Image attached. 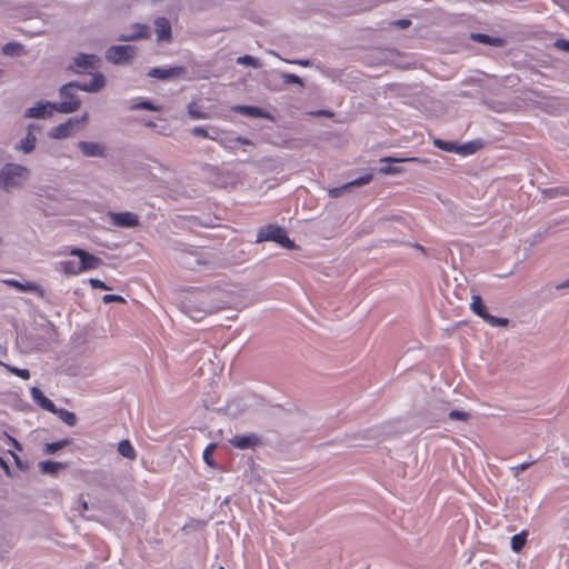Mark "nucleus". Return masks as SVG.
I'll list each match as a JSON object with an SVG mask.
<instances>
[{"label": "nucleus", "mask_w": 569, "mask_h": 569, "mask_svg": "<svg viewBox=\"0 0 569 569\" xmlns=\"http://www.w3.org/2000/svg\"><path fill=\"white\" fill-rule=\"evenodd\" d=\"M239 291V286L224 281H219L208 289L192 288L181 300V311L190 319L199 321L206 315L234 303Z\"/></svg>", "instance_id": "obj_1"}, {"label": "nucleus", "mask_w": 569, "mask_h": 569, "mask_svg": "<svg viewBox=\"0 0 569 569\" xmlns=\"http://www.w3.org/2000/svg\"><path fill=\"white\" fill-rule=\"evenodd\" d=\"M177 262L184 269L211 272L234 264L229 254L232 251H177Z\"/></svg>", "instance_id": "obj_2"}, {"label": "nucleus", "mask_w": 569, "mask_h": 569, "mask_svg": "<svg viewBox=\"0 0 569 569\" xmlns=\"http://www.w3.org/2000/svg\"><path fill=\"white\" fill-rule=\"evenodd\" d=\"M106 84V79L102 73L97 72L88 82H70L61 87L60 97L61 101L54 103V110L60 113H71L79 109L80 100L73 92L79 89L87 92H97Z\"/></svg>", "instance_id": "obj_3"}, {"label": "nucleus", "mask_w": 569, "mask_h": 569, "mask_svg": "<svg viewBox=\"0 0 569 569\" xmlns=\"http://www.w3.org/2000/svg\"><path fill=\"white\" fill-rule=\"evenodd\" d=\"M31 398L32 400L42 409L57 415L66 425L72 427L77 422L76 415L71 411H68L66 409L57 408V406L47 398L43 392L37 388L32 387L30 389Z\"/></svg>", "instance_id": "obj_4"}, {"label": "nucleus", "mask_w": 569, "mask_h": 569, "mask_svg": "<svg viewBox=\"0 0 569 569\" xmlns=\"http://www.w3.org/2000/svg\"><path fill=\"white\" fill-rule=\"evenodd\" d=\"M263 241H273L286 249H297L284 229L277 224H267L258 230L256 243Z\"/></svg>", "instance_id": "obj_5"}, {"label": "nucleus", "mask_w": 569, "mask_h": 569, "mask_svg": "<svg viewBox=\"0 0 569 569\" xmlns=\"http://www.w3.org/2000/svg\"><path fill=\"white\" fill-rule=\"evenodd\" d=\"M73 254L71 260L63 263L64 272L68 274H78L82 271L94 269L99 259L91 256L88 251H70Z\"/></svg>", "instance_id": "obj_6"}, {"label": "nucleus", "mask_w": 569, "mask_h": 569, "mask_svg": "<svg viewBox=\"0 0 569 569\" xmlns=\"http://www.w3.org/2000/svg\"><path fill=\"white\" fill-rule=\"evenodd\" d=\"M29 170L20 164L8 163L0 171V186L4 189L20 186L27 180Z\"/></svg>", "instance_id": "obj_7"}, {"label": "nucleus", "mask_w": 569, "mask_h": 569, "mask_svg": "<svg viewBox=\"0 0 569 569\" xmlns=\"http://www.w3.org/2000/svg\"><path fill=\"white\" fill-rule=\"evenodd\" d=\"M471 310L492 327H506L508 325V319L497 318L488 313L487 308L479 296H472Z\"/></svg>", "instance_id": "obj_8"}, {"label": "nucleus", "mask_w": 569, "mask_h": 569, "mask_svg": "<svg viewBox=\"0 0 569 569\" xmlns=\"http://www.w3.org/2000/svg\"><path fill=\"white\" fill-rule=\"evenodd\" d=\"M108 222L117 228H134L139 226V217L138 214L130 212V211H123V212H112L109 211L107 213Z\"/></svg>", "instance_id": "obj_9"}, {"label": "nucleus", "mask_w": 569, "mask_h": 569, "mask_svg": "<svg viewBox=\"0 0 569 569\" xmlns=\"http://www.w3.org/2000/svg\"><path fill=\"white\" fill-rule=\"evenodd\" d=\"M136 49L132 46H112L106 52V58L113 63H122L132 59Z\"/></svg>", "instance_id": "obj_10"}, {"label": "nucleus", "mask_w": 569, "mask_h": 569, "mask_svg": "<svg viewBox=\"0 0 569 569\" xmlns=\"http://www.w3.org/2000/svg\"><path fill=\"white\" fill-rule=\"evenodd\" d=\"M79 123H80L79 119H68L66 122L60 123L57 127H53L49 131L48 134L52 139H64V138H68L69 136H71L72 130L74 129V127L78 126Z\"/></svg>", "instance_id": "obj_11"}, {"label": "nucleus", "mask_w": 569, "mask_h": 569, "mask_svg": "<svg viewBox=\"0 0 569 569\" xmlns=\"http://www.w3.org/2000/svg\"><path fill=\"white\" fill-rule=\"evenodd\" d=\"M171 24L167 18L159 17L154 20V32L159 42H170L172 39Z\"/></svg>", "instance_id": "obj_12"}, {"label": "nucleus", "mask_w": 569, "mask_h": 569, "mask_svg": "<svg viewBox=\"0 0 569 569\" xmlns=\"http://www.w3.org/2000/svg\"><path fill=\"white\" fill-rule=\"evenodd\" d=\"M99 59L94 54L80 53L74 58L77 72H89L97 68Z\"/></svg>", "instance_id": "obj_13"}, {"label": "nucleus", "mask_w": 569, "mask_h": 569, "mask_svg": "<svg viewBox=\"0 0 569 569\" xmlns=\"http://www.w3.org/2000/svg\"><path fill=\"white\" fill-rule=\"evenodd\" d=\"M433 144L439 148L440 150L448 151V152H458L463 154H469L476 151V149L471 144H466L458 147L453 142L445 141L441 139H435Z\"/></svg>", "instance_id": "obj_14"}, {"label": "nucleus", "mask_w": 569, "mask_h": 569, "mask_svg": "<svg viewBox=\"0 0 569 569\" xmlns=\"http://www.w3.org/2000/svg\"><path fill=\"white\" fill-rule=\"evenodd\" d=\"M52 110H54V103L40 102L37 106L29 108L24 116L27 118H46L52 114Z\"/></svg>", "instance_id": "obj_15"}, {"label": "nucleus", "mask_w": 569, "mask_h": 569, "mask_svg": "<svg viewBox=\"0 0 569 569\" xmlns=\"http://www.w3.org/2000/svg\"><path fill=\"white\" fill-rule=\"evenodd\" d=\"M184 73L183 67H172V68H152L149 70L148 76L157 79H168L170 77H178Z\"/></svg>", "instance_id": "obj_16"}, {"label": "nucleus", "mask_w": 569, "mask_h": 569, "mask_svg": "<svg viewBox=\"0 0 569 569\" xmlns=\"http://www.w3.org/2000/svg\"><path fill=\"white\" fill-rule=\"evenodd\" d=\"M78 147L86 157H104V147L100 143L80 141Z\"/></svg>", "instance_id": "obj_17"}, {"label": "nucleus", "mask_w": 569, "mask_h": 569, "mask_svg": "<svg viewBox=\"0 0 569 569\" xmlns=\"http://www.w3.org/2000/svg\"><path fill=\"white\" fill-rule=\"evenodd\" d=\"M133 33L128 36L119 37L120 41H131L136 39H148L150 37V30L147 24L136 23L132 26Z\"/></svg>", "instance_id": "obj_18"}, {"label": "nucleus", "mask_w": 569, "mask_h": 569, "mask_svg": "<svg viewBox=\"0 0 569 569\" xmlns=\"http://www.w3.org/2000/svg\"><path fill=\"white\" fill-rule=\"evenodd\" d=\"M234 111H237L240 114L252 117V118H263V119H270L271 117L267 111L259 107L253 106H237L234 108Z\"/></svg>", "instance_id": "obj_19"}, {"label": "nucleus", "mask_w": 569, "mask_h": 569, "mask_svg": "<svg viewBox=\"0 0 569 569\" xmlns=\"http://www.w3.org/2000/svg\"><path fill=\"white\" fill-rule=\"evenodd\" d=\"M3 283L14 288L16 290L20 292H38L40 291L39 287L32 282L26 281L21 282L16 279H3Z\"/></svg>", "instance_id": "obj_20"}, {"label": "nucleus", "mask_w": 569, "mask_h": 569, "mask_svg": "<svg viewBox=\"0 0 569 569\" xmlns=\"http://www.w3.org/2000/svg\"><path fill=\"white\" fill-rule=\"evenodd\" d=\"M66 463L58 461H40L38 468L42 473L56 476L60 470L66 468Z\"/></svg>", "instance_id": "obj_21"}, {"label": "nucleus", "mask_w": 569, "mask_h": 569, "mask_svg": "<svg viewBox=\"0 0 569 569\" xmlns=\"http://www.w3.org/2000/svg\"><path fill=\"white\" fill-rule=\"evenodd\" d=\"M471 39L479 43L489 44L493 47H502L506 43V41L502 38L490 37L485 33H472Z\"/></svg>", "instance_id": "obj_22"}, {"label": "nucleus", "mask_w": 569, "mask_h": 569, "mask_svg": "<svg viewBox=\"0 0 569 569\" xmlns=\"http://www.w3.org/2000/svg\"><path fill=\"white\" fill-rule=\"evenodd\" d=\"M257 438L254 436H236L230 440V443L238 449H248L256 445Z\"/></svg>", "instance_id": "obj_23"}, {"label": "nucleus", "mask_w": 569, "mask_h": 569, "mask_svg": "<svg viewBox=\"0 0 569 569\" xmlns=\"http://www.w3.org/2000/svg\"><path fill=\"white\" fill-rule=\"evenodd\" d=\"M118 452L127 458V459H134L136 458V450L134 448L132 447V445L130 443L129 440H122L119 442L118 445Z\"/></svg>", "instance_id": "obj_24"}, {"label": "nucleus", "mask_w": 569, "mask_h": 569, "mask_svg": "<svg viewBox=\"0 0 569 569\" xmlns=\"http://www.w3.org/2000/svg\"><path fill=\"white\" fill-rule=\"evenodd\" d=\"M69 445L68 439H62L56 442H49L44 445L43 452L46 455H54L57 451L63 449Z\"/></svg>", "instance_id": "obj_25"}, {"label": "nucleus", "mask_w": 569, "mask_h": 569, "mask_svg": "<svg viewBox=\"0 0 569 569\" xmlns=\"http://www.w3.org/2000/svg\"><path fill=\"white\" fill-rule=\"evenodd\" d=\"M526 541H527V533L525 531L512 536L511 549L515 552H520L521 549L523 548V546L526 545Z\"/></svg>", "instance_id": "obj_26"}, {"label": "nucleus", "mask_w": 569, "mask_h": 569, "mask_svg": "<svg viewBox=\"0 0 569 569\" xmlns=\"http://www.w3.org/2000/svg\"><path fill=\"white\" fill-rule=\"evenodd\" d=\"M542 193L546 198L553 199L557 197L569 196V189L565 187H553L545 189Z\"/></svg>", "instance_id": "obj_27"}, {"label": "nucleus", "mask_w": 569, "mask_h": 569, "mask_svg": "<svg viewBox=\"0 0 569 569\" xmlns=\"http://www.w3.org/2000/svg\"><path fill=\"white\" fill-rule=\"evenodd\" d=\"M36 136L29 131L26 138H23L20 142V149H22L26 153L31 152L36 147Z\"/></svg>", "instance_id": "obj_28"}, {"label": "nucleus", "mask_w": 569, "mask_h": 569, "mask_svg": "<svg viewBox=\"0 0 569 569\" xmlns=\"http://www.w3.org/2000/svg\"><path fill=\"white\" fill-rule=\"evenodd\" d=\"M0 366L4 367L10 373L20 377L21 379L27 380L30 378V371L28 369H20L4 362H1Z\"/></svg>", "instance_id": "obj_29"}, {"label": "nucleus", "mask_w": 569, "mask_h": 569, "mask_svg": "<svg viewBox=\"0 0 569 569\" xmlns=\"http://www.w3.org/2000/svg\"><path fill=\"white\" fill-rule=\"evenodd\" d=\"M371 180H372V174L367 173V174L361 176V177L355 179L353 181L345 184L343 188L365 186V184H368Z\"/></svg>", "instance_id": "obj_30"}, {"label": "nucleus", "mask_w": 569, "mask_h": 569, "mask_svg": "<svg viewBox=\"0 0 569 569\" xmlns=\"http://www.w3.org/2000/svg\"><path fill=\"white\" fill-rule=\"evenodd\" d=\"M191 133L196 137H201V138H208V139H212V140H216L218 141V139L213 136H211L207 129L202 128V127H194L191 129ZM219 143H221L222 146H224L223 141L222 140H219Z\"/></svg>", "instance_id": "obj_31"}, {"label": "nucleus", "mask_w": 569, "mask_h": 569, "mask_svg": "<svg viewBox=\"0 0 569 569\" xmlns=\"http://www.w3.org/2000/svg\"><path fill=\"white\" fill-rule=\"evenodd\" d=\"M217 448V445L216 443H210L206 447V449L203 450V460L204 462L208 465V466H213L214 465V461H213V452Z\"/></svg>", "instance_id": "obj_32"}, {"label": "nucleus", "mask_w": 569, "mask_h": 569, "mask_svg": "<svg viewBox=\"0 0 569 569\" xmlns=\"http://www.w3.org/2000/svg\"><path fill=\"white\" fill-rule=\"evenodd\" d=\"M402 161H413V162H420V163H427L428 162L427 160H422V159L417 158V157H412V158H408V159H399V158H393V157H385V158L380 159V162H388V163H397V162H402Z\"/></svg>", "instance_id": "obj_33"}, {"label": "nucleus", "mask_w": 569, "mask_h": 569, "mask_svg": "<svg viewBox=\"0 0 569 569\" xmlns=\"http://www.w3.org/2000/svg\"><path fill=\"white\" fill-rule=\"evenodd\" d=\"M137 109L159 111L160 107H157V106H154L153 103H151L149 101H141V102H138V103H134V104L131 106V110H137Z\"/></svg>", "instance_id": "obj_34"}, {"label": "nucleus", "mask_w": 569, "mask_h": 569, "mask_svg": "<svg viewBox=\"0 0 569 569\" xmlns=\"http://www.w3.org/2000/svg\"><path fill=\"white\" fill-rule=\"evenodd\" d=\"M237 62L239 64H248V66H252V67L259 66V61L254 57L248 56V54L239 57Z\"/></svg>", "instance_id": "obj_35"}, {"label": "nucleus", "mask_w": 569, "mask_h": 569, "mask_svg": "<svg viewBox=\"0 0 569 569\" xmlns=\"http://www.w3.org/2000/svg\"><path fill=\"white\" fill-rule=\"evenodd\" d=\"M403 170L402 168L400 167H392V166H387V167H381L379 168V173L381 174H399L401 173Z\"/></svg>", "instance_id": "obj_36"}, {"label": "nucleus", "mask_w": 569, "mask_h": 569, "mask_svg": "<svg viewBox=\"0 0 569 569\" xmlns=\"http://www.w3.org/2000/svg\"><path fill=\"white\" fill-rule=\"evenodd\" d=\"M282 80L286 84H290V83H296V84H302V81L301 79L297 76V74H293V73H284L282 76Z\"/></svg>", "instance_id": "obj_37"}, {"label": "nucleus", "mask_w": 569, "mask_h": 569, "mask_svg": "<svg viewBox=\"0 0 569 569\" xmlns=\"http://www.w3.org/2000/svg\"><path fill=\"white\" fill-rule=\"evenodd\" d=\"M21 50H22V47L19 43H8L3 48V51L7 54L19 53Z\"/></svg>", "instance_id": "obj_38"}, {"label": "nucleus", "mask_w": 569, "mask_h": 569, "mask_svg": "<svg viewBox=\"0 0 569 569\" xmlns=\"http://www.w3.org/2000/svg\"><path fill=\"white\" fill-rule=\"evenodd\" d=\"M451 420L465 421L468 418V413L461 410H452L449 413Z\"/></svg>", "instance_id": "obj_39"}, {"label": "nucleus", "mask_w": 569, "mask_h": 569, "mask_svg": "<svg viewBox=\"0 0 569 569\" xmlns=\"http://www.w3.org/2000/svg\"><path fill=\"white\" fill-rule=\"evenodd\" d=\"M89 283L90 286L93 288V289H102V290H110L109 287H107L104 284V282H102L101 280L99 279H90L89 280Z\"/></svg>", "instance_id": "obj_40"}, {"label": "nucleus", "mask_w": 569, "mask_h": 569, "mask_svg": "<svg viewBox=\"0 0 569 569\" xmlns=\"http://www.w3.org/2000/svg\"><path fill=\"white\" fill-rule=\"evenodd\" d=\"M531 465H532V462L530 461V462H523V463H521V465H519V466L515 467V468H513V470H515V476H516V477H517V476H519V473H520V472H522V471L527 470Z\"/></svg>", "instance_id": "obj_41"}, {"label": "nucleus", "mask_w": 569, "mask_h": 569, "mask_svg": "<svg viewBox=\"0 0 569 569\" xmlns=\"http://www.w3.org/2000/svg\"><path fill=\"white\" fill-rule=\"evenodd\" d=\"M189 114L193 119H206L207 118V116L203 112L193 110L191 106H189Z\"/></svg>", "instance_id": "obj_42"}, {"label": "nucleus", "mask_w": 569, "mask_h": 569, "mask_svg": "<svg viewBox=\"0 0 569 569\" xmlns=\"http://www.w3.org/2000/svg\"><path fill=\"white\" fill-rule=\"evenodd\" d=\"M102 300L103 302L109 303L112 301H123V298L117 295H106Z\"/></svg>", "instance_id": "obj_43"}, {"label": "nucleus", "mask_w": 569, "mask_h": 569, "mask_svg": "<svg viewBox=\"0 0 569 569\" xmlns=\"http://www.w3.org/2000/svg\"><path fill=\"white\" fill-rule=\"evenodd\" d=\"M556 46H557V48H559V49H562V50L569 51V41H567V40H562V39L557 40V41H556Z\"/></svg>", "instance_id": "obj_44"}, {"label": "nucleus", "mask_w": 569, "mask_h": 569, "mask_svg": "<svg viewBox=\"0 0 569 569\" xmlns=\"http://www.w3.org/2000/svg\"><path fill=\"white\" fill-rule=\"evenodd\" d=\"M410 23H411L410 20H407V19H402V20H398V21L392 22V24L399 26L401 28H407V27L410 26Z\"/></svg>", "instance_id": "obj_45"}, {"label": "nucleus", "mask_w": 569, "mask_h": 569, "mask_svg": "<svg viewBox=\"0 0 569 569\" xmlns=\"http://www.w3.org/2000/svg\"><path fill=\"white\" fill-rule=\"evenodd\" d=\"M78 505L79 507H77V510H79L81 513L89 509L88 502L84 500H80Z\"/></svg>", "instance_id": "obj_46"}, {"label": "nucleus", "mask_w": 569, "mask_h": 569, "mask_svg": "<svg viewBox=\"0 0 569 569\" xmlns=\"http://www.w3.org/2000/svg\"><path fill=\"white\" fill-rule=\"evenodd\" d=\"M289 63H295V64H299V66H302V67H309L310 66V61L309 60H292V61H288Z\"/></svg>", "instance_id": "obj_47"}, {"label": "nucleus", "mask_w": 569, "mask_h": 569, "mask_svg": "<svg viewBox=\"0 0 569 569\" xmlns=\"http://www.w3.org/2000/svg\"><path fill=\"white\" fill-rule=\"evenodd\" d=\"M9 441L12 443L13 448L21 451L22 450V447L21 445L19 443V441H17L16 439L11 438V437H8Z\"/></svg>", "instance_id": "obj_48"}, {"label": "nucleus", "mask_w": 569, "mask_h": 569, "mask_svg": "<svg viewBox=\"0 0 569 569\" xmlns=\"http://www.w3.org/2000/svg\"><path fill=\"white\" fill-rule=\"evenodd\" d=\"M342 189H345V188L342 187V188H335V189H331V190L329 191V194H330L331 197H339V196H340V193H341V190H342Z\"/></svg>", "instance_id": "obj_49"}, {"label": "nucleus", "mask_w": 569, "mask_h": 569, "mask_svg": "<svg viewBox=\"0 0 569 569\" xmlns=\"http://www.w3.org/2000/svg\"><path fill=\"white\" fill-rule=\"evenodd\" d=\"M567 288H569V279H568V280H565L563 282L558 283V284L556 286V289H557V290H562V289H567Z\"/></svg>", "instance_id": "obj_50"}, {"label": "nucleus", "mask_w": 569, "mask_h": 569, "mask_svg": "<svg viewBox=\"0 0 569 569\" xmlns=\"http://www.w3.org/2000/svg\"><path fill=\"white\" fill-rule=\"evenodd\" d=\"M0 467L6 471V472H9L10 471V468L8 466V463L0 457Z\"/></svg>", "instance_id": "obj_51"}, {"label": "nucleus", "mask_w": 569, "mask_h": 569, "mask_svg": "<svg viewBox=\"0 0 569 569\" xmlns=\"http://www.w3.org/2000/svg\"><path fill=\"white\" fill-rule=\"evenodd\" d=\"M237 142L241 143V144H251L250 140L246 139V138H241V137H238L236 139Z\"/></svg>", "instance_id": "obj_52"}, {"label": "nucleus", "mask_w": 569, "mask_h": 569, "mask_svg": "<svg viewBox=\"0 0 569 569\" xmlns=\"http://www.w3.org/2000/svg\"><path fill=\"white\" fill-rule=\"evenodd\" d=\"M89 118V114L87 112H84L80 118H78L80 120V122H86Z\"/></svg>", "instance_id": "obj_53"}, {"label": "nucleus", "mask_w": 569, "mask_h": 569, "mask_svg": "<svg viewBox=\"0 0 569 569\" xmlns=\"http://www.w3.org/2000/svg\"><path fill=\"white\" fill-rule=\"evenodd\" d=\"M146 124H147L148 127H151V128H154V127H156V123H153V122H151V121H150V122H147Z\"/></svg>", "instance_id": "obj_54"}, {"label": "nucleus", "mask_w": 569, "mask_h": 569, "mask_svg": "<svg viewBox=\"0 0 569 569\" xmlns=\"http://www.w3.org/2000/svg\"><path fill=\"white\" fill-rule=\"evenodd\" d=\"M416 249L422 250V249H423V247H421V246H419V244H418V246H416Z\"/></svg>", "instance_id": "obj_55"}, {"label": "nucleus", "mask_w": 569, "mask_h": 569, "mask_svg": "<svg viewBox=\"0 0 569 569\" xmlns=\"http://www.w3.org/2000/svg\"><path fill=\"white\" fill-rule=\"evenodd\" d=\"M219 569H224L223 567H219Z\"/></svg>", "instance_id": "obj_56"}]
</instances>
